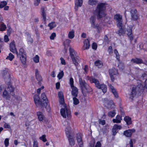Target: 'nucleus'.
<instances>
[{"instance_id":"nucleus-1","label":"nucleus","mask_w":147,"mask_h":147,"mask_svg":"<svg viewBox=\"0 0 147 147\" xmlns=\"http://www.w3.org/2000/svg\"><path fill=\"white\" fill-rule=\"evenodd\" d=\"M86 79L89 80L91 83H94L95 84V87L98 89H101L103 92L105 93L107 91V86L104 84H100L99 81L92 76H87Z\"/></svg>"},{"instance_id":"nucleus-2","label":"nucleus","mask_w":147,"mask_h":147,"mask_svg":"<svg viewBox=\"0 0 147 147\" xmlns=\"http://www.w3.org/2000/svg\"><path fill=\"white\" fill-rule=\"evenodd\" d=\"M105 8V4L101 3L98 5L96 9L93 11L94 15L97 16L98 18H100L105 16L104 12Z\"/></svg>"},{"instance_id":"nucleus-3","label":"nucleus","mask_w":147,"mask_h":147,"mask_svg":"<svg viewBox=\"0 0 147 147\" xmlns=\"http://www.w3.org/2000/svg\"><path fill=\"white\" fill-rule=\"evenodd\" d=\"M79 83L80 88L83 93L84 92H89L92 91L91 88L81 78H79Z\"/></svg>"},{"instance_id":"nucleus-4","label":"nucleus","mask_w":147,"mask_h":147,"mask_svg":"<svg viewBox=\"0 0 147 147\" xmlns=\"http://www.w3.org/2000/svg\"><path fill=\"white\" fill-rule=\"evenodd\" d=\"M60 113L62 116L64 118H66L67 116L69 118L71 116V112L69 108L67 107L66 105H64L61 109Z\"/></svg>"},{"instance_id":"nucleus-5","label":"nucleus","mask_w":147,"mask_h":147,"mask_svg":"<svg viewBox=\"0 0 147 147\" xmlns=\"http://www.w3.org/2000/svg\"><path fill=\"white\" fill-rule=\"evenodd\" d=\"M143 88L141 85H138L137 87H133L131 94L130 95L129 98L132 99L135 96L137 93H139L143 91Z\"/></svg>"},{"instance_id":"nucleus-6","label":"nucleus","mask_w":147,"mask_h":147,"mask_svg":"<svg viewBox=\"0 0 147 147\" xmlns=\"http://www.w3.org/2000/svg\"><path fill=\"white\" fill-rule=\"evenodd\" d=\"M70 55L73 63L76 66L78 65L80 62L78 57L75 54L74 50L73 49L70 48L69 49Z\"/></svg>"},{"instance_id":"nucleus-7","label":"nucleus","mask_w":147,"mask_h":147,"mask_svg":"<svg viewBox=\"0 0 147 147\" xmlns=\"http://www.w3.org/2000/svg\"><path fill=\"white\" fill-rule=\"evenodd\" d=\"M18 56H19L20 59L23 64H25L26 63V53L24 50L22 49L21 48L19 51V53L18 54Z\"/></svg>"},{"instance_id":"nucleus-8","label":"nucleus","mask_w":147,"mask_h":147,"mask_svg":"<svg viewBox=\"0 0 147 147\" xmlns=\"http://www.w3.org/2000/svg\"><path fill=\"white\" fill-rule=\"evenodd\" d=\"M130 12L131 20L136 21L138 19L139 16L136 9L134 8H131Z\"/></svg>"},{"instance_id":"nucleus-9","label":"nucleus","mask_w":147,"mask_h":147,"mask_svg":"<svg viewBox=\"0 0 147 147\" xmlns=\"http://www.w3.org/2000/svg\"><path fill=\"white\" fill-rule=\"evenodd\" d=\"M114 19L117 21V26H121L122 25V16L119 14H116L114 16Z\"/></svg>"},{"instance_id":"nucleus-10","label":"nucleus","mask_w":147,"mask_h":147,"mask_svg":"<svg viewBox=\"0 0 147 147\" xmlns=\"http://www.w3.org/2000/svg\"><path fill=\"white\" fill-rule=\"evenodd\" d=\"M10 50L13 53H16L17 55L18 56V52L16 47L15 42L14 41L11 42L10 44Z\"/></svg>"},{"instance_id":"nucleus-11","label":"nucleus","mask_w":147,"mask_h":147,"mask_svg":"<svg viewBox=\"0 0 147 147\" xmlns=\"http://www.w3.org/2000/svg\"><path fill=\"white\" fill-rule=\"evenodd\" d=\"M136 130L134 129H129L123 132V134L126 137H130L132 134L134 133Z\"/></svg>"},{"instance_id":"nucleus-12","label":"nucleus","mask_w":147,"mask_h":147,"mask_svg":"<svg viewBox=\"0 0 147 147\" xmlns=\"http://www.w3.org/2000/svg\"><path fill=\"white\" fill-rule=\"evenodd\" d=\"M76 139L79 147H83V142L82 138V135L80 134H77Z\"/></svg>"},{"instance_id":"nucleus-13","label":"nucleus","mask_w":147,"mask_h":147,"mask_svg":"<svg viewBox=\"0 0 147 147\" xmlns=\"http://www.w3.org/2000/svg\"><path fill=\"white\" fill-rule=\"evenodd\" d=\"M34 100L35 104L37 105H40L42 106V102L40 100V98L38 95H34Z\"/></svg>"},{"instance_id":"nucleus-14","label":"nucleus","mask_w":147,"mask_h":147,"mask_svg":"<svg viewBox=\"0 0 147 147\" xmlns=\"http://www.w3.org/2000/svg\"><path fill=\"white\" fill-rule=\"evenodd\" d=\"M41 98L43 100L42 106L46 107L47 105V100L45 93H43L41 94Z\"/></svg>"},{"instance_id":"nucleus-15","label":"nucleus","mask_w":147,"mask_h":147,"mask_svg":"<svg viewBox=\"0 0 147 147\" xmlns=\"http://www.w3.org/2000/svg\"><path fill=\"white\" fill-rule=\"evenodd\" d=\"M131 62L132 63H136L139 64L143 63V61L142 59L140 58H132L131 60Z\"/></svg>"},{"instance_id":"nucleus-16","label":"nucleus","mask_w":147,"mask_h":147,"mask_svg":"<svg viewBox=\"0 0 147 147\" xmlns=\"http://www.w3.org/2000/svg\"><path fill=\"white\" fill-rule=\"evenodd\" d=\"M105 103L107 105V107L108 108L112 109L115 108V106L113 100H108L105 102Z\"/></svg>"},{"instance_id":"nucleus-17","label":"nucleus","mask_w":147,"mask_h":147,"mask_svg":"<svg viewBox=\"0 0 147 147\" xmlns=\"http://www.w3.org/2000/svg\"><path fill=\"white\" fill-rule=\"evenodd\" d=\"M71 88L72 89L71 92L72 95L74 96L77 97L78 92V89L74 86L71 87Z\"/></svg>"},{"instance_id":"nucleus-18","label":"nucleus","mask_w":147,"mask_h":147,"mask_svg":"<svg viewBox=\"0 0 147 147\" xmlns=\"http://www.w3.org/2000/svg\"><path fill=\"white\" fill-rule=\"evenodd\" d=\"M35 71L36 79L38 81H39V82H38V84L40 85V81L42 80V77L40 76L39 75L38 71L37 69H36Z\"/></svg>"},{"instance_id":"nucleus-19","label":"nucleus","mask_w":147,"mask_h":147,"mask_svg":"<svg viewBox=\"0 0 147 147\" xmlns=\"http://www.w3.org/2000/svg\"><path fill=\"white\" fill-rule=\"evenodd\" d=\"M122 25L121 27L118 26L120 29L117 31V33L119 36H121L124 34L125 33V30L124 27H122Z\"/></svg>"},{"instance_id":"nucleus-20","label":"nucleus","mask_w":147,"mask_h":147,"mask_svg":"<svg viewBox=\"0 0 147 147\" xmlns=\"http://www.w3.org/2000/svg\"><path fill=\"white\" fill-rule=\"evenodd\" d=\"M127 35L129 36L130 40L132 41L133 39V38L132 34V28L128 27L127 29Z\"/></svg>"},{"instance_id":"nucleus-21","label":"nucleus","mask_w":147,"mask_h":147,"mask_svg":"<svg viewBox=\"0 0 147 147\" xmlns=\"http://www.w3.org/2000/svg\"><path fill=\"white\" fill-rule=\"evenodd\" d=\"M82 0H75V8L77 9L79 7H81L82 4Z\"/></svg>"},{"instance_id":"nucleus-22","label":"nucleus","mask_w":147,"mask_h":147,"mask_svg":"<svg viewBox=\"0 0 147 147\" xmlns=\"http://www.w3.org/2000/svg\"><path fill=\"white\" fill-rule=\"evenodd\" d=\"M122 120V117L117 115L116 116L115 119H113V121L114 123H121Z\"/></svg>"},{"instance_id":"nucleus-23","label":"nucleus","mask_w":147,"mask_h":147,"mask_svg":"<svg viewBox=\"0 0 147 147\" xmlns=\"http://www.w3.org/2000/svg\"><path fill=\"white\" fill-rule=\"evenodd\" d=\"M90 46V41L87 39L85 40L84 41V49H88Z\"/></svg>"},{"instance_id":"nucleus-24","label":"nucleus","mask_w":147,"mask_h":147,"mask_svg":"<svg viewBox=\"0 0 147 147\" xmlns=\"http://www.w3.org/2000/svg\"><path fill=\"white\" fill-rule=\"evenodd\" d=\"M109 87L110 89L111 90L115 96L116 98L117 97H118V95L115 89L111 84L109 85Z\"/></svg>"},{"instance_id":"nucleus-25","label":"nucleus","mask_w":147,"mask_h":147,"mask_svg":"<svg viewBox=\"0 0 147 147\" xmlns=\"http://www.w3.org/2000/svg\"><path fill=\"white\" fill-rule=\"evenodd\" d=\"M96 20V17L94 15L91 16L90 18V21L92 27H95V22Z\"/></svg>"},{"instance_id":"nucleus-26","label":"nucleus","mask_w":147,"mask_h":147,"mask_svg":"<svg viewBox=\"0 0 147 147\" xmlns=\"http://www.w3.org/2000/svg\"><path fill=\"white\" fill-rule=\"evenodd\" d=\"M68 138L69 144L71 146L75 144V141L74 138L71 136L67 137Z\"/></svg>"},{"instance_id":"nucleus-27","label":"nucleus","mask_w":147,"mask_h":147,"mask_svg":"<svg viewBox=\"0 0 147 147\" xmlns=\"http://www.w3.org/2000/svg\"><path fill=\"white\" fill-rule=\"evenodd\" d=\"M124 120L128 125H130L131 123V119L128 116H125L124 118Z\"/></svg>"},{"instance_id":"nucleus-28","label":"nucleus","mask_w":147,"mask_h":147,"mask_svg":"<svg viewBox=\"0 0 147 147\" xmlns=\"http://www.w3.org/2000/svg\"><path fill=\"white\" fill-rule=\"evenodd\" d=\"M110 75H115L117 74V70L113 68L110 69L109 71Z\"/></svg>"},{"instance_id":"nucleus-29","label":"nucleus","mask_w":147,"mask_h":147,"mask_svg":"<svg viewBox=\"0 0 147 147\" xmlns=\"http://www.w3.org/2000/svg\"><path fill=\"white\" fill-rule=\"evenodd\" d=\"M41 10L42 12L41 14L43 18V19L44 21H45L46 19V14L43 7H41Z\"/></svg>"},{"instance_id":"nucleus-30","label":"nucleus","mask_w":147,"mask_h":147,"mask_svg":"<svg viewBox=\"0 0 147 147\" xmlns=\"http://www.w3.org/2000/svg\"><path fill=\"white\" fill-rule=\"evenodd\" d=\"M37 115L38 116V118L40 121H42L44 119V116L41 112H38Z\"/></svg>"},{"instance_id":"nucleus-31","label":"nucleus","mask_w":147,"mask_h":147,"mask_svg":"<svg viewBox=\"0 0 147 147\" xmlns=\"http://www.w3.org/2000/svg\"><path fill=\"white\" fill-rule=\"evenodd\" d=\"M116 114V111L114 110L112 111L109 112L108 114V115L109 117H112L115 115Z\"/></svg>"},{"instance_id":"nucleus-32","label":"nucleus","mask_w":147,"mask_h":147,"mask_svg":"<svg viewBox=\"0 0 147 147\" xmlns=\"http://www.w3.org/2000/svg\"><path fill=\"white\" fill-rule=\"evenodd\" d=\"M74 31L73 30H72L69 32L68 34V37L70 39L73 38L75 36L74 34Z\"/></svg>"},{"instance_id":"nucleus-33","label":"nucleus","mask_w":147,"mask_h":147,"mask_svg":"<svg viewBox=\"0 0 147 147\" xmlns=\"http://www.w3.org/2000/svg\"><path fill=\"white\" fill-rule=\"evenodd\" d=\"M71 128L69 127H68L66 128L65 131L67 137L71 136Z\"/></svg>"},{"instance_id":"nucleus-34","label":"nucleus","mask_w":147,"mask_h":147,"mask_svg":"<svg viewBox=\"0 0 147 147\" xmlns=\"http://www.w3.org/2000/svg\"><path fill=\"white\" fill-rule=\"evenodd\" d=\"M95 65L98 68H100L102 66L103 64L101 61L97 60L95 62Z\"/></svg>"},{"instance_id":"nucleus-35","label":"nucleus","mask_w":147,"mask_h":147,"mask_svg":"<svg viewBox=\"0 0 147 147\" xmlns=\"http://www.w3.org/2000/svg\"><path fill=\"white\" fill-rule=\"evenodd\" d=\"M97 3V1L96 0H89L88 1V4L90 5H95Z\"/></svg>"},{"instance_id":"nucleus-36","label":"nucleus","mask_w":147,"mask_h":147,"mask_svg":"<svg viewBox=\"0 0 147 147\" xmlns=\"http://www.w3.org/2000/svg\"><path fill=\"white\" fill-rule=\"evenodd\" d=\"M7 89L10 92H12L11 94L12 95H14V94L13 93V92L14 90V88L12 86L10 85L8 86Z\"/></svg>"},{"instance_id":"nucleus-37","label":"nucleus","mask_w":147,"mask_h":147,"mask_svg":"<svg viewBox=\"0 0 147 147\" xmlns=\"http://www.w3.org/2000/svg\"><path fill=\"white\" fill-rule=\"evenodd\" d=\"M3 96L4 97H6L7 99H9L10 98L9 95L8 94L7 91L5 90L3 93Z\"/></svg>"},{"instance_id":"nucleus-38","label":"nucleus","mask_w":147,"mask_h":147,"mask_svg":"<svg viewBox=\"0 0 147 147\" xmlns=\"http://www.w3.org/2000/svg\"><path fill=\"white\" fill-rule=\"evenodd\" d=\"M76 97L74 96L73 98V103L75 105H77L79 103V100Z\"/></svg>"},{"instance_id":"nucleus-39","label":"nucleus","mask_w":147,"mask_h":147,"mask_svg":"<svg viewBox=\"0 0 147 147\" xmlns=\"http://www.w3.org/2000/svg\"><path fill=\"white\" fill-rule=\"evenodd\" d=\"M14 58V56L11 53H9V56L6 59L9 60L11 61Z\"/></svg>"},{"instance_id":"nucleus-40","label":"nucleus","mask_w":147,"mask_h":147,"mask_svg":"<svg viewBox=\"0 0 147 147\" xmlns=\"http://www.w3.org/2000/svg\"><path fill=\"white\" fill-rule=\"evenodd\" d=\"M63 76L64 72L63 71H61L57 75V77L59 79H61L63 78Z\"/></svg>"},{"instance_id":"nucleus-41","label":"nucleus","mask_w":147,"mask_h":147,"mask_svg":"<svg viewBox=\"0 0 147 147\" xmlns=\"http://www.w3.org/2000/svg\"><path fill=\"white\" fill-rule=\"evenodd\" d=\"M48 26L50 27L51 30L56 26V24L55 22H51L48 24Z\"/></svg>"},{"instance_id":"nucleus-42","label":"nucleus","mask_w":147,"mask_h":147,"mask_svg":"<svg viewBox=\"0 0 147 147\" xmlns=\"http://www.w3.org/2000/svg\"><path fill=\"white\" fill-rule=\"evenodd\" d=\"M59 101L60 104L63 105V107H64V105H66L64 102V98H59Z\"/></svg>"},{"instance_id":"nucleus-43","label":"nucleus","mask_w":147,"mask_h":147,"mask_svg":"<svg viewBox=\"0 0 147 147\" xmlns=\"http://www.w3.org/2000/svg\"><path fill=\"white\" fill-rule=\"evenodd\" d=\"M6 28V26L4 23H2L1 24L0 30L1 31H4Z\"/></svg>"},{"instance_id":"nucleus-44","label":"nucleus","mask_w":147,"mask_h":147,"mask_svg":"<svg viewBox=\"0 0 147 147\" xmlns=\"http://www.w3.org/2000/svg\"><path fill=\"white\" fill-rule=\"evenodd\" d=\"M7 4V2L5 1L1 2L0 4V8H2L5 7Z\"/></svg>"},{"instance_id":"nucleus-45","label":"nucleus","mask_w":147,"mask_h":147,"mask_svg":"<svg viewBox=\"0 0 147 147\" xmlns=\"http://www.w3.org/2000/svg\"><path fill=\"white\" fill-rule=\"evenodd\" d=\"M39 57L38 55H36L34 58V61L36 63H38L39 61Z\"/></svg>"},{"instance_id":"nucleus-46","label":"nucleus","mask_w":147,"mask_h":147,"mask_svg":"<svg viewBox=\"0 0 147 147\" xmlns=\"http://www.w3.org/2000/svg\"><path fill=\"white\" fill-rule=\"evenodd\" d=\"M46 135H43L42 136L39 137V139L44 142H45L47 141V140L46 138Z\"/></svg>"},{"instance_id":"nucleus-47","label":"nucleus","mask_w":147,"mask_h":147,"mask_svg":"<svg viewBox=\"0 0 147 147\" xmlns=\"http://www.w3.org/2000/svg\"><path fill=\"white\" fill-rule=\"evenodd\" d=\"M3 76L6 77V76H7L8 77H9V74L8 72V71L6 70H4L3 71Z\"/></svg>"},{"instance_id":"nucleus-48","label":"nucleus","mask_w":147,"mask_h":147,"mask_svg":"<svg viewBox=\"0 0 147 147\" xmlns=\"http://www.w3.org/2000/svg\"><path fill=\"white\" fill-rule=\"evenodd\" d=\"M95 27H92L93 28H96L97 30V31L98 32H100V31L101 30V28L98 25L96 24L95 25Z\"/></svg>"},{"instance_id":"nucleus-49","label":"nucleus","mask_w":147,"mask_h":147,"mask_svg":"<svg viewBox=\"0 0 147 147\" xmlns=\"http://www.w3.org/2000/svg\"><path fill=\"white\" fill-rule=\"evenodd\" d=\"M117 129L116 128H115V126L114 125V126L113 127V128H112V132L113 133V136H115L116 134L117 133Z\"/></svg>"},{"instance_id":"nucleus-50","label":"nucleus","mask_w":147,"mask_h":147,"mask_svg":"<svg viewBox=\"0 0 147 147\" xmlns=\"http://www.w3.org/2000/svg\"><path fill=\"white\" fill-rule=\"evenodd\" d=\"M4 144L6 147L8 146L9 144V140L8 138H6L4 141Z\"/></svg>"},{"instance_id":"nucleus-51","label":"nucleus","mask_w":147,"mask_h":147,"mask_svg":"<svg viewBox=\"0 0 147 147\" xmlns=\"http://www.w3.org/2000/svg\"><path fill=\"white\" fill-rule=\"evenodd\" d=\"M109 41V39L107 36V35H105L104 38V42L105 43H108Z\"/></svg>"},{"instance_id":"nucleus-52","label":"nucleus","mask_w":147,"mask_h":147,"mask_svg":"<svg viewBox=\"0 0 147 147\" xmlns=\"http://www.w3.org/2000/svg\"><path fill=\"white\" fill-rule=\"evenodd\" d=\"M74 80L72 78H71L70 79L69 82L71 85V87L74 86Z\"/></svg>"},{"instance_id":"nucleus-53","label":"nucleus","mask_w":147,"mask_h":147,"mask_svg":"<svg viewBox=\"0 0 147 147\" xmlns=\"http://www.w3.org/2000/svg\"><path fill=\"white\" fill-rule=\"evenodd\" d=\"M56 36V34L55 33H52L50 36V39L51 40H53Z\"/></svg>"},{"instance_id":"nucleus-54","label":"nucleus","mask_w":147,"mask_h":147,"mask_svg":"<svg viewBox=\"0 0 147 147\" xmlns=\"http://www.w3.org/2000/svg\"><path fill=\"white\" fill-rule=\"evenodd\" d=\"M112 47L111 46H110L108 49V51L110 54H111L112 53Z\"/></svg>"},{"instance_id":"nucleus-55","label":"nucleus","mask_w":147,"mask_h":147,"mask_svg":"<svg viewBox=\"0 0 147 147\" xmlns=\"http://www.w3.org/2000/svg\"><path fill=\"white\" fill-rule=\"evenodd\" d=\"M97 45L95 43H93L92 45V48L93 49L96 50L97 48Z\"/></svg>"},{"instance_id":"nucleus-56","label":"nucleus","mask_w":147,"mask_h":147,"mask_svg":"<svg viewBox=\"0 0 147 147\" xmlns=\"http://www.w3.org/2000/svg\"><path fill=\"white\" fill-rule=\"evenodd\" d=\"M4 40L5 42H7L9 41V39L8 36L7 35H5L4 37Z\"/></svg>"},{"instance_id":"nucleus-57","label":"nucleus","mask_w":147,"mask_h":147,"mask_svg":"<svg viewBox=\"0 0 147 147\" xmlns=\"http://www.w3.org/2000/svg\"><path fill=\"white\" fill-rule=\"evenodd\" d=\"M58 96L59 97V98H64L63 94L61 92H59Z\"/></svg>"},{"instance_id":"nucleus-58","label":"nucleus","mask_w":147,"mask_h":147,"mask_svg":"<svg viewBox=\"0 0 147 147\" xmlns=\"http://www.w3.org/2000/svg\"><path fill=\"white\" fill-rule=\"evenodd\" d=\"M114 126L115 128H116L117 129V130L118 129H120L122 128V127L120 125H118L117 124H115Z\"/></svg>"},{"instance_id":"nucleus-59","label":"nucleus","mask_w":147,"mask_h":147,"mask_svg":"<svg viewBox=\"0 0 147 147\" xmlns=\"http://www.w3.org/2000/svg\"><path fill=\"white\" fill-rule=\"evenodd\" d=\"M60 60H61V63L63 65H65L66 64L65 62V60L64 59L62 58L61 57L60 58Z\"/></svg>"},{"instance_id":"nucleus-60","label":"nucleus","mask_w":147,"mask_h":147,"mask_svg":"<svg viewBox=\"0 0 147 147\" xmlns=\"http://www.w3.org/2000/svg\"><path fill=\"white\" fill-rule=\"evenodd\" d=\"M4 128H5L9 129L10 127L9 125L6 123H5V124L4 125Z\"/></svg>"},{"instance_id":"nucleus-61","label":"nucleus","mask_w":147,"mask_h":147,"mask_svg":"<svg viewBox=\"0 0 147 147\" xmlns=\"http://www.w3.org/2000/svg\"><path fill=\"white\" fill-rule=\"evenodd\" d=\"M101 144L100 142L98 141L96 143V144L95 146V147H101Z\"/></svg>"},{"instance_id":"nucleus-62","label":"nucleus","mask_w":147,"mask_h":147,"mask_svg":"<svg viewBox=\"0 0 147 147\" xmlns=\"http://www.w3.org/2000/svg\"><path fill=\"white\" fill-rule=\"evenodd\" d=\"M33 147H38V143L37 141L35 140L34 141Z\"/></svg>"},{"instance_id":"nucleus-63","label":"nucleus","mask_w":147,"mask_h":147,"mask_svg":"<svg viewBox=\"0 0 147 147\" xmlns=\"http://www.w3.org/2000/svg\"><path fill=\"white\" fill-rule=\"evenodd\" d=\"M99 123L102 125H104L105 123V121L104 120H100L99 121Z\"/></svg>"},{"instance_id":"nucleus-64","label":"nucleus","mask_w":147,"mask_h":147,"mask_svg":"<svg viewBox=\"0 0 147 147\" xmlns=\"http://www.w3.org/2000/svg\"><path fill=\"white\" fill-rule=\"evenodd\" d=\"M60 83L59 82H57L56 84V88L58 89H59L60 88Z\"/></svg>"}]
</instances>
